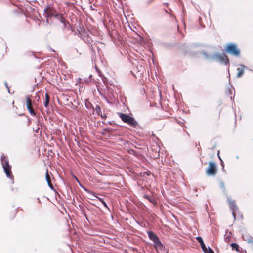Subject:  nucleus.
Instances as JSON below:
<instances>
[{"instance_id":"obj_1","label":"nucleus","mask_w":253,"mask_h":253,"mask_svg":"<svg viewBox=\"0 0 253 253\" xmlns=\"http://www.w3.org/2000/svg\"><path fill=\"white\" fill-rule=\"evenodd\" d=\"M0 161L4 173L7 178L12 180L14 183V176L11 172V166L9 164V160L6 156L2 154L0 157Z\"/></svg>"},{"instance_id":"obj_2","label":"nucleus","mask_w":253,"mask_h":253,"mask_svg":"<svg viewBox=\"0 0 253 253\" xmlns=\"http://www.w3.org/2000/svg\"><path fill=\"white\" fill-rule=\"evenodd\" d=\"M225 50L227 53H230L235 56L238 57L240 54V51L237 46L233 43L227 44L225 48Z\"/></svg>"},{"instance_id":"obj_3","label":"nucleus","mask_w":253,"mask_h":253,"mask_svg":"<svg viewBox=\"0 0 253 253\" xmlns=\"http://www.w3.org/2000/svg\"><path fill=\"white\" fill-rule=\"evenodd\" d=\"M217 171L216 165L214 162H209V166L206 170V173L209 176H214Z\"/></svg>"},{"instance_id":"obj_4","label":"nucleus","mask_w":253,"mask_h":253,"mask_svg":"<svg viewBox=\"0 0 253 253\" xmlns=\"http://www.w3.org/2000/svg\"><path fill=\"white\" fill-rule=\"evenodd\" d=\"M212 58L213 59L218 61L222 63H224L225 65L229 64L228 58L224 53H216L213 55Z\"/></svg>"},{"instance_id":"obj_5","label":"nucleus","mask_w":253,"mask_h":253,"mask_svg":"<svg viewBox=\"0 0 253 253\" xmlns=\"http://www.w3.org/2000/svg\"><path fill=\"white\" fill-rule=\"evenodd\" d=\"M149 238L153 242V246L157 253H158V236L152 231L147 232Z\"/></svg>"},{"instance_id":"obj_6","label":"nucleus","mask_w":253,"mask_h":253,"mask_svg":"<svg viewBox=\"0 0 253 253\" xmlns=\"http://www.w3.org/2000/svg\"><path fill=\"white\" fill-rule=\"evenodd\" d=\"M132 64L135 66L134 70L136 72L138 76L141 77L144 71V68L142 63L135 61Z\"/></svg>"},{"instance_id":"obj_7","label":"nucleus","mask_w":253,"mask_h":253,"mask_svg":"<svg viewBox=\"0 0 253 253\" xmlns=\"http://www.w3.org/2000/svg\"><path fill=\"white\" fill-rule=\"evenodd\" d=\"M117 130L110 127L104 128L103 131L101 133V135L106 136L109 138L114 136L115 134H113V132L116 131Z\"/></svg>"},{"instance_id":"obj_8","label":"nucleus","mask_w":253,"mask_h":253,"mask_svg":"<svg viewBox=\"0 0 253 253\" xmlns=\"http://www.w3.org/2000/svg\"><path fill=\"white\" fill-rule=\"evenodd\" d=\"M151 59H152V64H151V63H150V67L151 69L154 68V74H155V75L157 80H158V75L157 74V72H158V64L157 63V61L156 60H155V59H154L153 58H152Z\"/></svg>"},{"instance_id":"obj_9","label":"nucleus","mask_w":253,"mask_h":253,"mask_svg":"<svg viewBox=\"0 0 253 253\" xmlns=\"http://www.w3.org/2000/svg\"><path fill=\"white\" fill-rule=\"evenodd\" d=\"M129 126H131L134 128H136L139 126V125L137 121L135 120L134 117L132 116H129L127 122H126Z\"/></svg>"},{"instance_id":"obj_10","label":"nucleus","mask_w":253,"mask_h":253,"mask_svg":"<svg viewBox=\"0 0 253 253\" xmlns=\"http://www.w3.org/2000/svg\"><path fill=\"white\" fill-rule=\"evenodd\" d=\"M196 239L199 242V243L200 244V245H201V248H202L203 251L205 253H207V248L206 245H205L203 240L202 238V237L199 236V237H197L196 238Z\"/></svg>"},{"instance_id":"obj_11","label":"nucleus","mask_w":253,"mask_h":253,"mask_svg":"<svg viewBox=\"0 0 253 253\" xmlns=\"http://www.w3.org/2000/svg\"><path fill=\"white\" fill-rule=\"evenodd\" d=\"M117 114L119 117L121 119L122 121L126 123L130 116V115L128 114L121 112H118Z\"/></svg>"},{"instance_id":"obj_12","label":"nucleus","mask_w":253,"mask_h":253,"mask_svg":"<svg viewBox=\"0 0 253 253\" xmlns=\"http://www.w3.org/2000/svg\"><path fill=\"white\" fill-rule=\"evenodd\" d=\"M242 237L245 241L248 243H253V238L249 234L246 233L242 235Z\"/></svg>"},{"instance_id":"obj_13","label":"nucleus","mask_w":253,"mask_h":253,"mask_svg":"<svg viewBox=\"0 0 253 253\" xmlns=\"http://www.w3.org/2000/svg\"><path fill=\"white\" fill-rule=\"evenodd\" d=\"M72 177L75 180H76V181L78 183L79 185H80V186L81 187H82L85 191H86V192L88 193H92V191L87 189V188H86L80 182V181H79V180L78 179V178L74 174H72Z\"/></svg>"},{"instance_id":"obj_14","label":"nucleus","mask_w":253,"mask_h":253,"mask_svg":"<svg viewBox=\"0 0 253 253\" xmlns=\"http://www.w3.org/2000/svg\"><path fill=\"white\" fill-rule=\"evenodd\" d=\"M54 17L58 19L61 23H63L64 25L66 26V23L67 22L64 19L62 14L58 13L56 14V15H55Z\"/></svg>"},{"instance_id":"obj_15","label":"nucleus","mask_w":253,"mask_h":253,"mask_svg":"<svg viewBox=\"0 0 253 253\" xmlns=\"http://www.w3.org/2000/svg\"><path fill=\"white\" fill-rule=\"evenodd\" d=\"M244 69L245 66H241L240 67H238L237 69V77L239 78L241 77L244 73Z\"/></svg>"},{"instance_id":"obj_16","label":"nucleus","mask_w":253,"mask_h":253,"mask_svg":"<svg viewBox=\"0 0 253 253\" xmlns=\"http://www.w3.org/2000/svg\"><path fill=\"white\" fill-rule=\"evenodd\" d=\"M55 9H53V8H50L48 11V17H55V15H56V14L58 13Z\"/></svg>"},{"instance_id":"obj_17","label":"nucleus","mask_w":253,"mask_h":253,"mask_svg":"<svg viewBox=\"0 0 253 253\" xmlns=\"http://www.w3.org/2000/svg\"><path fill=\"white\" fill-rule=\"evenodd\" d=\"M93 196H94L96 198H97L98 200L99 201H100L102 204L103 205L104 207L106 208L107 209H108L109 210V208L108 207V206H107V203H106V202L104 201V199L102 198H101V197H97V196H95L94 194H93V192H92V193H91Z\"/></svg>"},{"instance_id":"obj_18","label":"nucleus","mask_w":253,"mask_h":253,"mask_svg":"<svg viewBox=\"0 0 253 253\" xmlns=\"http://www.w3.org/2000/svg\"><path fill=\"white\" fill-rule=\"evenodd\" d=\"M94 110L96 111V114L100 116V115H101V107L99 105H96L95 108H93Z\"/></svg>"},{"instance_id":"obj_19","label":"nucleus","mask_w":253,"mask_h":253,"mask_svg":"<svg viewBox=\"0 0 253 253\" xmlns=\"http://www.w3.org/2000/svg\"><path fill=\"white\" fill-rule=\"evenodd\" d=\"M26 108L31 115L33 116L36 115V112L34 111L33 109L31 107V106H28V107H26Z\"/></svg>"},{"instance_id":"obj_20","label":"nucleus","mask_w":253,"mask_h":253,"mask_svg":"<svg viewBox=\"0 0 253 253\" xmlns=\"http://www.w3.org/2000/svg\"><path fill=\"white\" fill-rule=\"evenodd\" d=\"M229 206L230 207V208L233 210H234L235 209H236V205L235 204V202L234 201H231L230 200L229 201Z\"/></svg>"},{"instance_id":"obj_21","label":"nucleus","mask_w":253,"mask_h":253,"mask_svg":"<svg viewBox=\"0 0 253 253\" xmlns=\"http://www.w3.org/2000/svg\"><path fill=\"white\" fill-rule=\"evenodd\" d=\"M85 106L87 109L93 108L92 103L87 100H85Z\"/></svg>"},{"instance_id":"obj_22","label":"nucleus","mask_w":253,"mask_h":253,"mask_svg":"<svg viewBox=\"0 0 253 253\" xmlns=\"http://www.w3.org/2000/svg\"><path fill=\"white\" fill-rule=\"evenodd\" d=\"M231 247L232 250H235L237 252H239V245L237 244L233 243L231 244Z\"/></svg>"},{"instance_id":"obj_23","label":"nucleus","mask_w":253,"mask_h":253,"mask_svg":"<svg viewBox=\"0 0 253 253\" xmlns=\"http://www.w3.org/2000/svg\"><path fill=\"white\" fill-rule=\"evenodd\" d=\"M102 123L104 124H109V125H117L116 123H115L114 121H105L104 120V121H102Z\"/></svg>"},{"instance_id":"obj_24","label":"nucleus","mask_w":253,"mask_h":253,"mask_svg":"<svg viewBox=\"0 0 253 253\" xmlns=\"http://www.w3.org/2000/svg\"><path fill=\"white\" fill-rule=\"evenodd\" d=\"M32 102V100L30 99L29 96H27L26 97V107L28 106H31L30 104Z\"/></svg>"},{"instance_id":"obj_25","label":"nucleus","mask_w":253,"mask_h":253,"mask_svg":"<svg viewBox=\"0 0 253 253\" xmlns=\"http://www.w3.org/2000/svg\"><path fill=\"white\" fill-rule=\"evenodd\" d=\"M50 9V6L46 7L44 9V14L45 15V17L48 18V10Z\"/></svg>"},{"instance_id":"obj_26","label":"nucleus","mask_w":253,"mask_h":253,"mask_svg":"<svg viewBox=\"0 0 253 253\" xmlns=\"http://www.w3.org/2000/svg\"><path fill=\"white\" fill-rule=\"evenodd\" d=\"M148 200L149 201V202L154 204L155 205H156L157 203L156 200L154 197L150 196V198L148 199Z\"/></svg>"},{"instance_id":"obj_27","label":"nucleus","mask_w":253,"mask_h":253,"mask_svg":"<svg viewBox=\"0 0 253 253\" xmlns=\"http://www.w3.org/2000/svg\"><path fill=\"white\" fill-rule=\"evenodd\" d=\"M150 174V172H140V175L143 177H146L147 176H149Z\"/></svg>"},{"instance_id":"obj_28","label":"nucleus","mask_w":253,"mask_h":253,"mask_svg":"<svg viewBox=\"0 0 253 253\" xmlns=\"http://www.w3.org/2000/svg\"><path fill=\"white\" fill-rule=\"evenodd\" d=\"M49 99H45L43 102V104L45 108H48L49 107Z\"/></svg>"},{"instance_id":"obj_29","label":"nucleus","mask_w":253,"mask_h":253,"mask_svg":"<svg viewBox=\"0 0 253 253\" xmlns=\"http://www.w3.org/2000/svg\"><path fill=\"white\" fill-rule=\"evenodd\" d=\"M129 153L130 154H133L135 156L137 155V152L133 149L129 150Z\"/></svg>"},{"instance_id":"obj_30","label":"nucleus","mask_w":253,"mask_h":253,"mask_svg":"<svg viewBox=\"0 0 253 253\" xmlns=\"http://www.w3.org/2000/svg\"><path fill=\"white\" fill-rule=\"evenodd\" d=\"M47 182V184H48V186H49V187L53 191H55V189H54L53 186L52 185V184H51L50 181H48Z\"/></svg>"},{"instance_id":"obj_31","label":"nucleus","mask_w":253,"mask_h":253,"mask_svg":"<svg viewBox=\"0 0 253 253\" xmlns=\"http://www.w3.org/2000/svg\"><path fill=\"white\" fill-rule=\"evenodd\" d=\"M45 179H46V181L47 182L50 181V176L48 174V171L47 170L46 174H45Z\"/></svg>"},{"instance_id":"obj_32","label":"nucleus","mask_w":253,"mask_h":253,"mask_svg":"<svg viewBox=\"0 0 253 253\" xmlns=\"http://www.w3.org/2000/svg\"><path fill=\"white\" fill-rule=\"evenodd\" d=\"M159 250H161V251L162 250H164L165 247L164 246V245L160 241H159Z\"/></svg>"},{"instance_id":"obj_33","label":"nucleus","mask_w":253,"mask_h":253,"mask_svg":"<svg viewBox=\"0 0 253 253\" xmlns=\"http://www.w3.org/2000/svg\"><path fill=\"white\" fill-rule=\"evenodd\" d=\"M150 106L151 107H152V106H154L156 108H157V103L156 102H154V103H151V101H150Z\"/></svg>"},{"instance_id":"obj_34","label":"nucleus","mask_w":253,"mask_h":253,"mask_svg":"<svg viewBox=\"0 0 253 253\" xmlns=\"http://www.w3.org/2000/svg\"><path fill=\"white\" fill-rule=\"evenodd\" d=\"M207 253H214L213 250L210 248L207 249Z\"/></svg>"},{"instance_id":"obj_35","label":"nucleus","mask_w":253,"mask_h":253,"mask_svg":"<svg viewBox=\"0 0 253 253\" xmlns=\"http://www.w3.org/2000/svg\"><path fill=\"white\" fill-rule=\"evenodd\" d=\"M82 214H83L84 217H85V218L86 219V220L89 221V220L88 219V217L86 214V213H85V212L84 211V210L83 211H82Z\"/></svg>"},{"instance_id":"obj_36","label":"nucleus","mask_w":253,"mask_h":253,"mask_svg":"<svg viewBox=\"0 0 253 253\" xmlns=\"http://www.w3.org/2000/svg\"><path fill=\"white\" fill-rule=\"evenodd\" d=\"M36 124L37 126L40 125L41 126H42V125L41 124V122H40V118H38V119L36 122Z\"/></svg>"},{"instance_id":"obj_37","label":"nucleus","mask_w":253,"mask_h":253,"mask_svg":"<svg viewBox=\"0 0 253 253\" xmlns=\"http://www.w3.org/2000/svg\"><path fill=\"white\" fill-rule=\"evenodd\" d=\"M4 85H5V86H6V87L7 88V89H8V92L9 93H10V90H9V87H8V84H7V82H6V81H5V82H4Z\"/></svg>"},{"instance_id":"obj_38","label":"nucleus","mask_w":253,"mask_h":253,"mask_svg":"<svg viewBox=\"0 0 253 253\" xmlns=\"http://www.w3.org/2000/svg\"><path fill=\"white\" fill-rule=\"evenodd\" d=\"M79 208L82 211H83L84 209V207H83V206H82V205L81 204H79Z\"/></svg>"},{"instance_id":"obj_39","label":"nucleus","mask_w":253,"mask_h":253,"mask_svg":"<svg viewBox=\"0 0 253 253\" xmlns=\"http://www.w3.org/2000/svg\"><path fill=\"white\" fill-rule=\"evenodd\" d=\"M100 116H101V118L103 119H105L107 117V116L106 115H103L102 114H101V115H100Z\"/></svg>"},{"instance_id":"obj_40","label":"nucleus","mask_w":253,"mask_h":253,"mask_svg":"<svg viewBox=\"0 0 253 253\" xmlns=\"http://www.w3.org/2000/svg\"><path fill=\"white\" fill-rule=\"evenodd\" d=\"M39 129H40V127H38L35 130L33 129V130L36 133H39Z\"/></svg>"},{"instance_id":"obj_41","label":"nucleus","mask_w":253,"mask_h":253,"mask_svg":"<svg viewBox=\"0 0 253 253\" xmlns=\"http://www.w3.org/2000/svg\"><path fill=\"white\" fill-rule=\"evenodd\" d=\"M105 99L107 103L112 104V103L106 97H105Z\"/></svg>"},{"instance_id":"obj_42","label":"nucleus","mask_w":253,"mask_h":253,"mask_svg":"<svg viewBox=\"0 0 253 253\" xmlns=\"http://www.w3.org/2000/svg\"><path fill=\"white\" fill-rule=\"evenodd\" d=\"M144 197L145 199H147V200H148V199H149V198H150V196H149V195H144Z\"/></svg>"},{"instance_id":"obj_43","label":"nucleus","mask_w":253,"mask_h":253,"mask_svg":"<svg viewBox=\"0 0 253 253\" xmlns=\"http://www.w3.org/2000/svg\"><path fill=\"white\" fill-rule=\"evenodd\" d=\"M26 117L27 118V124H29L31 122L30 119L27 116H26Z\"/></svg>"},{"instance_id":"obj_44","label":"nucleus","mask_w":253,"mask_h":253,"mask_svg":"<svg viewBox=\"0 0 253 253\" xmlns=\"http://www.w3.org/2000/svg\"><path fill=\"white\" fill-rule=\"evenodd\" d=\"M154 136L155 137L156 139L157 140V142H155L156 144L157 145H158V138L154 135Z\"/></svg>"},{"instance_id":"obj_45","label":"nucleus","mask_w":253,"mask_h":253,"mask_svg":"<svg viewBox=\"0 0 253 253\" xmlns=\"http://www.w3.org/2000/svg\"><path fill=\"white\" fill-rule=\"evenodd\" d=\"M49 50L51 52H55V51L54 49H53L52 48H51V47H49Z\"/></svg>"},{"instance_id":"obj_46","label":"nucleus","mask_w":253,"mask_h":253,"mask_svg":"<svg viewBox=\"0 0 253 253\" xmlns=\"http://www.w3.org/2000/svg\"><path fill=\"white\" fill-rule=\"evenodd\" d=\"M154 0H149V1H148V4H150Z\"/></svg>"},{"instance_id":"obj_47","label":"nucleus","mask_w":253,"mask_h":253,"mask_svg":"<svg viewBox=\"0 0 253 253\" xmlns=\"http://www.w3.org/2000/svg\"><path fill=\"white\" fill-rule=\"evenodd\" d=\"M45 99H49L48 95V94L47 93L45 94Z\"/></svg>"},{"instance_id":"obj_48","label":"nucleus","mask_w":253,"mask_h":253,"mask_svg":"<svg viewBox=\"0 0 253 253\" xmlns=\"http://www.w3.org/2000/svg\"><path fill=\"white\" fill-rule=\"evenodd\" d=\"M37 200H38V203H40V202H41V201H40V200L39 199V198H37Z\"/></svg>"},{"instance_id":"obj_49","label":"nucleus","mask_w":253,"mask_h":253,"mask_svg":"<svg viewBox=\"0 0 253 253\" xmlns=\"http://www.w3.org/2000/svg\"><path fill=\"white\" fill-rule=\"evenodd\" d=\"M84 82H89V80H88V79H86V80H84Z\"/></svg>"},{"instance_id":"obj_50","label":"nucleus","mask_w":253,"mask_h":253,"mask_svg":"<svg viewBox=\"0 0 253 253\" xmlns=\"http://www.w3.org/2000/svg\"><path fill=\"white\" fill-rule=\"evenodd\" d=\"M19 116H23V115H24V114H19Z\"/></svg>"},{"instance_id":"obj_51","label":"nucleus","mask_w":253,"mask_h":253,"mask_svg":"<svg viewBox=\"0 0 253 253\" xmlns=\"http://www.w3.org/2000/svg\"><path fill=\"white\" fill-rule=\"evenodd\" d=\"M91 77H92V75H90V76H89V78H90Z\"/></svg>"}]
</instances>
